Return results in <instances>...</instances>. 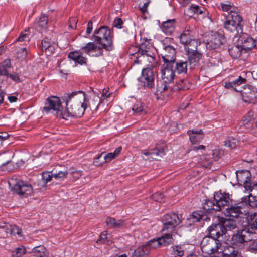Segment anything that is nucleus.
I'll return each mask as SVG.
<instances>
[{
    "mask_svg": "<svg viewBox=\"0 0 257 257\" xmlns=\"http://www.w3.org/2000/svg\"><path fill=\"white\" fill-rule=\"evenodd\" d=\"M62 99L66 103V112L61 113L63 119H67L68 116L80 117L88 107L89 99L82 91L65 94Z\"/></svg>",
    "mask_w": 257,
    "mask_h": 257,
    "instance_id": "obj_1",
    "label": "nucleus"
},
{
    "mask_svg": "<svg viewBox=\"0 0 257 257\" xmlns=\"http://www.w3.org/2000/svg\"><path fill=\"white\" fill-rule=\"evenodd\" d=\"M175 73L174 64L164 63L163 65L161 70V77L163 84L161 86H158L155 92L156 95L168 90L172 91V85L175 77Z\"/></svg>",
    "mask_w": 257,
    "mask_h": 257,
    "instance_id": "obj_2",
    "label": "nucleus"
},
{
    "mask_svg": "<svg viewBox=\"0 0 257 257\" xmlns=\"http://www.w3.org/2000/svg\"><path fill=\"white\" fill-rule=\"evenodd\" d=\"M93 38L97 43L102 45V47L107 51L113 49L112 37L111 31L107 26H101L94 32Z\"/></svg>",
    "mask_w": 257,
    "mask_h": 257,
    "instance_id": "obj_3",
    "label": "nucleus"
},
{
    "mask_svg": "<svg viewBox=\"0 0 257 257\" xmlns=\"http://www.w3.org/2000/svg\"><path fill=\"white\" fill-rule=\"evenodd\" d=\"M8 183L13 193L21 197H27L33 193V189L31 185L17 178H11L9 180Z\"/></svg>",
    "mask_w": 257,
    "mask_h": 257,
    "instance_id": "obj_4",
    "label": "nucleus"
},
{
    "mask_svg": "<svg viewBox=\"0 0 257 257\" xmlns=\"http://www.w3.org/2000/svg\"><path fill=\"white\" fill-rule=\"evenodd\" d=\"M242 17L236 12L230 11L224 23V27L228 31L235 34L242 32Z\"/></svg>",
    "mask_w": 257,
    "mask_h": 257,
    "instance_id": "obj_5",
    "label": "nucleus"
},
{
    "mask_svg": "<svg viewBox=\"0 0 257 257\" xmlns=\"http://www.w3.org/2000/svg\"><path fill=\"white\" fill-rule=\"evenodd\" d=\"M248 212V210L245 209L241 200L234 204L232 202L230 205L222 210L225 216L235 219L241 217L242 215H246Z\"/></svg>",
    "mask_w": 257,
    "mask_h": 257,
    "instance_id": "obj_6",
    "label": "nucleus"
},
{
    "mask_svg": "<svg viewBox=\"0 0 257 257\" xmlns=\"http://www.w3.org/2000/svg\"><path fill=\"white\" fill-rule=\"evenodd\" d=\"M221 246L219 240L210 236L204 237L200 243L202 251L208 254L217 252Z\"/></svg>",
    "mask_w": 257,
    "mask_h": 257,
    "instance_id": "obj_7",
    "label": "nucleus"
},
{
    "mask_svg": "<svg viewBox=\"0 0 257 257\" xmlns=\"http://www.w3.org/2000/svg\"><path fill=\"white\" fill-rule=\"evenodd\" d=\"M162 221L163 224L162 232H172L175 230V227L181 223V220L177 214L171 213L164 215Z\"/></svg>",
    "mask_w": 257,
    "mask_h": 257,
    "instance_id": "obj_8",
    "label": "nucleus"
},
{
    "mask_svg": "<svg viewBox=\"0 0 257 257\" xmlns=\"http://www.w3.org/2000/svg\"><path fill=\"white\" fill-rule=\"evenodd\" d=\"M236 174L238 183L241 185H243L245 190L249 191H252L253 189L257 190V183L251 182V174L249 171H237Z\"/></svg>",
    "mask_w": 257,
    "mask_h": 257,
    "instance_id": "obj_9",
    "label": "nucleus"
},
{
    "mask_svg": "<svg viewBox=\"0 0 257 257\" xmlns=\"http://www.w3.org/2000/svg\"><path fill=\"white\" fill-rule=\"evenodd\" d=\"M242 100L246 103H257V88L251 85L244 86L240 91Z\"/></svg>",
    "mask_w": 257,
    "mask_h": 257,
    "instance_id": "obj_10",
    "label": "nucleus"
},
{
    "mask_svg": "<svg viewBox=\"0 0 257 257\" xmlns=\"http://www.w3.org/2000/svg\"><path fill=\"white\" fill-rule=\"evenodd\" d=\"M152 68L148 67L143 69L141 76L138 78L141 85L149 89L154 88L155 86V75Z\"/></svg>",
    "mask_w": 257,
    "mask_h": 257,
    "instance_id": "obj_11",
    "label": "nucleus"
},
{
    "mask_svg": "<svg viewBox=\"0 0 257 257\" xmlns=\"http://www.w3.org/2000/svg\"><path fill=\"white\" fill-rule=\"evenodd\" d=\"M167 38L163 40L162 45L161 56L164 63L174 64L176 60V50L170 45H166Z\"/></svg>",
    "mask_w": 257,
    "mask_h": 257,
    "instance_id": "obj_12",
    "label": "nucleus"
},
{
    "mask_svg": "<svg viewBox=\"0 0 257 257\" xmlns=\"http://www.w3.org/2000/svg\"><path fill=\"white\" fill-rule=\"evenodd\" d=\"M251 235L249 229L244 227V228L238 230L236 234L232 235L231 244L237 247L242 246L244 243L252 241Z\"/></svg>",
    "mask_w": 257,
    "mask_h": 257,
    "instance_id": "obj_13",
    "label": "nucleus"
},
{
    "mask_svg": "<svg viewBox=\"0 0 257 257\" xmlns=\"http://www.w3.org/2000/svg\"><path fill=\"white\" fill-rule=\"evenodd\" d=\"M63 107L61 102L59 98L56 96H51L46 99L45 105L43 107V110L47 113L51 111H55L57 115H60L62 117L61 113Z\"/></svg>",
    "mask_w": 257,
    "mask_h": 257,
    "instance_id": "obj_14",
    "label": "nucleus"
},
{
    "mask_svg": "<svg viewBox=\"0 0 257 257\" xmlns=\"http://www.w3.org/2000/svg\"><path fill=\"white\" fill-rule=\"evenodd\" d=\"M214 201L217 204L216 211L222 210L233 202V200L229 193H221L220 191L214 193Z\"/></svg>",
    "mask_w": 257,
    "mask_h": 257,
    "instance_id": "obj_15",
    "label": "nucleus"
},
{
    "mask_svg": "<svg viewBox=\"0 0 257 257\" xmlns=\"http://www.w3.org/2000/svg\"><path fill=\"white\" fill-rule=\"evenodd\" d=\"M225 41L223 34L219 32H212L206 43V47L209 49H216L219 48Z\"/></svg>",
    "mask_w": 257,
    "mask_h": 257,
    "instance_id": "obj_16",
    "label": "nucleus"
},
{
    "mask_svg": "<svg viewBox=\"0 0 257 257\" xmlns=\"http://www.w3.org/2000/svg\"><path fill=\"white\" fill-rule=\"evenodd\" d=\"M254 123V120L253 112H249L248 115L243 117L239 122L238 130L240 133H248L253 128Z\"/></svg>",
    "mask_w": 257,
    "mask_h": 257,
    "instance_id": "obj_17",
    "label": "nucleus"
},
{
    "mask_svg": "<svg viewBox=\"0 0 257 257\" xmlns=\"http://www.w3.org/2000/svg\"><path fill=\"white\" fill-rule=\"evenodd\" d=\"M239 41L241 42L242 48L246 52L253 48L257 49V37L253 38L246 33H242Z\"/></svg>",
    "mask_w": 257,
    "mask_h": 257,
    "instance_id": "obj_18",
    "label": "nucleus"
},
{
    "mask_svg": "<svg viewBox=\"0 0 257 257\" xmlns=\"http://www.w3.org/2000/svg\"><path fill=\"white\" fill-rule=\"evenodd\" d=\"M218 217H215L216 222L213 223L208 228L210 236L217 239L225 234V229L223 228L222 223L219 222Z\"/></svg>",
    "mask_w": 257,
    "mask_h": 257,
    "instance_id": "obj_19",
    "label": "nucleus"
},
{
    "mask_svg": "<svg viewBox=\"0 0 257 257\" xmlns=\"http://www.w3.org/2000/svg\"><path fill=\"white\" fill-rule=\"evenodd\" d=\"M82 50L87 54L93 56H99L102 54L103 51L102 48L92 42H89L82 47Z\"/></svg>",
    "mask_w": 257,
    "mask_h": 257,
    "instance_id": "obj_20",
    "label": "nucleus"
},
{
    "mask_svg": "<svg viewBox=\"0 0 257 257\" xmlns=\"http://www.w3.org/2000/svg\"><path fill=\"white\" fill-rule=\"evenodd\" d=\"M218 219L225 229V233L227 231H231L238 228L237 221L235 219L219 216Z\"/></svg>",
    "mask_w": 257,
    "mask_h": 257,
    "instance_id": "obj_21",
    "label": "nucleus"
},
{
    "mask_svg": "<svg viewBox=\"0 0 257 257\" xmlns=\"http://www.w3.org/2000/svg\"><path fill=\"white\" fill-rule=\"evenodd\" d=\"M246 79L241 76H239L236 80L231 82H226L225 83L224 87L227 89H229L237 92H239L241 89H238V87L242 84L246 82Z\"/></svg>",
    "mask_w": 257,
    "mask_h": 257,
    "instance_id": "obj_22",
    "label": "nucleus"
},
{
    "mask_svg": "<svg viewBox=\"0 0 257 257\" xmlns=\"http://www.w3.org/2000/svg\"><path fill=\"white\" fill-rule=\"evenodd\" d=\"M241 202L245 209L248 210V208L257 207V197L249 194L248 195L242 197Z\"/></svg>",
    "mask_w": 257,
    "mask_h": 257,
    "instance_id": "obj_23",
    "label": "nucleus"
},
{
    "mask_svg": "<svg viewBox=\"0 0 257 257\" xmlns=\"http://www.w3.org/2000/svg\"><path fill=\"white\" fill-rule=\"evenodd\" d=\"M187 134L189 136L191 142L193 144H196L201 142L204 137V134L202 130H188Z\"/></svg>",
    "mask_w": 257,
    "mask_h": 257,
    "instance_id": "obj_24",
    "label": "nucleus"
},
{
    "mask_svg": "<svg viewBox=\"0 0 257 257\" xmlns=\"http://www.w3.org/2000/svg\"><path fill=\"white\" fill-rule=\"evenodd\" d=\"M187 53L189 64L194 66H196L202 57V53L199 52L198 50Z\"/></svg>",
    "mask_w": 257,
    "mask_h": 257,
    "instance_id": "obj_25",
    "label": "nucleus"
},
{
    "mask_svg": "<svg viewBox=\"0 0 257 257\" xmlns=\"http://www.w3.org/2000/svg\"><path fill=\"white\" fill-rule=\"evenodd\" d=\"M190 220L194 223L201 221H208L210 220V217L201 211H194L190 216Z\"/></svg>",
    "mask_w": 257,
    "mask_h": 257,
    "instance_id": "obj_26",
    "label": "nucleus"
},
{
    "mask_svg": "<svg viewBox=\"0 0 257 257\" xmlns=\"http://www.w3.org/2000/svg\"><path fill=\"white\" fill-rule=\"evenodd\" d=\"M246 223L243 225L246 229H248L251 235L255 233L254 230H257V217L254 220L252 215H248L246 218Z\"/></svg>",
    "mask_w": 257,
    "mask_h": 257,
    "instance_id": "obj_27",
    "label": "nucleus"
},
{
    "mask_svg": "<svg viewBox=\"0 0 257 257\" xmlns=\"http://www.w3.org/2000/svg\"><path fill=\"white\" fill-rule=\"evenodd\" d=\"M68 58L73 60L76 63L80 65L86 64L87 59L81 56V54L79 51H71L69 53Z\"/></svg>",
    "mask_w": 257,
    "mask_h": 257,
    "instance_id": "obj_28",
    "label": "nucleus"
},
{
    "mask_svg": "<svg viewBox=\"0 0 257 257\" xmlns=\"http://www.w3.org/2000/svg\"><path fill=\"white\" fill-rule=\"evenodd\" d=\"M187 61L179 60L174 63V70L179 74H186L187 71Z\"/></svg>",
    "mask_w": 257,
    "mask_h": 257,
    "instance_id": "obj_29",
    "label": "nucleus"
},
{
    "mask_svg": "<svg viewBox=\"0 0 257 257\" xmlns=\"http://www.w3.org/2000/svg\"><path fill=\"white\" fill-rule=\"evenodd\" d=\"M105 222L111 228H120L124 226L125 224L124 220H116L111 217H107Z\"/></svg>",
    "mask_w": 257,
    "mask_h": 257,
    "instance_id": "obj_30",
    "label": "nucleus"
},
{
    "mask_svg": "<svg viewBox=\"0 0 257 257\" xmlns=\"http://www.w3.org/2000/svg\"><path fill=\"white\" fill-rule=\"evenodd\" d=\"M211 156V157L210 155H207L205 156L204 159L206 161V163H204V166L209 167L213 161H217L220 157L218 151L216 150L212 151Z\"/></svg>",
    "mask_w": 257,
    "mask_h": 257,
    "instance_id": "obj_31",
    "label": "nucleus"
},
{
    "mask_svg": "<svg viewBox=\"0 0 257 257\" xmlns=\"http://www.w3.org/2000/svg\"><path fill=\"white\" fill-rule=\"evenodd\" d=\"M164 233V235L159 237V240L160 242V244L161 246H166L167 245H168L170 244L174 239L173 238V236H174V234L172 232H163Z\"/></svg>",
    "mask_w": 257,
    "mask_h": 257,
    "instance_id": "obj_32",
    "label": "nucleus"
},
{
    "mask_svg": "<svg viewBox=\"0 0 257 257\" xmlns=\"http://www.w3.org/2000/svg\"><path fill=\"white\" fill-rule=\"evenodd\" d=\"M161 29L166 35H171L174 30V20H168L163 22Z\"/></svg>",
    "mask_w": 257,
    "mask_h": 257,
    "instance_id": "obj_33",
    "label": "nucleus"
},
{
    "mask_svg": "<svg viewBox=\"0 0 257 257\" xmlns=\"http://www.w3.org/2000/svg\"><path fill=\"white\" fill-rule=\"evenodd\" d=\"M150 44L149 41H146L144 43L140 44L139 50L137 52L136 59L134 61L135 63H140L142 61V59H139L140 54L141 53H147V51L149 50L150 48Z\"/></svg>",
    "mask_w": 257,
    "mask_h": 257,
    "instance_id": "obj_34",
    "label": "nucleus"
},
{
    "mask_svg": "<svg viewBox=\"0 0 257 257\" xmlns=\"http://www.w3.org/2000/svg\"><path fill=\"white\" fill-rule=\"evenodd\" d=\"M140 58H141L142 60H147L149 62L148 64V67H154L156 63L155 57L153 56V54L149 50L147 51V53H141L140 54Z\"/></svg>",
    "mask_w": 257,
    "mask_h": 257,
    "instance_id": "obj_35",
    "label": "nucleus"
},
{
    "mask_svg": "<svg viewBox=\"0 0 257 257\" xmlns=\"http://www.w3.org/2000/svg\"><path fill=\"white\" fill-rule=\"evenodd\" d=\"M179 38L180 43L184 45H186L187 43L193 39L194 37L193 35L192 31L187 29L184 30Z\"/></svg>",
    "mask_w": 257,
    "mask_h": 257,
    "instance_id": "obj_36",
    "label": "nucleus"
},
{
    "mask_svg": "<svg viewBox=\"0 0 257 257\" xmlns=\"http://www.w3.org/2000/svg\"><path fill=\"white\" fill-rule=\"evenodd\" d=\"M149 253L150 249L148 245H143L137 248L133 255L135 257H144L148 255Z\"/></svg>",
    "mask_w": 257,
    "mask_h": 257,
    "instance_id": "obj_37",
    "label": "nucleus"
},
{
    "mask_svg": "<svg viewBox=\"0 0 257 257\" xmlns=\"http://www.w3.org/2000/svg\"><path fill=\"white\" fill-rule=\"evenodd\" d=\"M244 49L242 48L241 45H236L232 46L231 48H229L228 52L230 55L234 59L239 57L241 55V52Z\"/></svg>",
    "mask_w": 257,
    "mask_h": 257,
    "instance_id": "obj_38",
    "label": "nucleus"
},
{
    "mask_svg": "<svg viewBox=\"0 0 257 257\" xmlns=\"http://www.w3.org/2000/svg\"><path fill=\"white\" fill-rule=\"evenodd\" d=\"M216 206L217 207V204L213 200L208 199L206 200L205 202L203 204V208L204 210L207 212L213 213L214 211H217L216 210Z\"/></svg>",
    "mask_w": 257,
    "mask_h": 257,
    "instance_id": "obj_39",
    "label": "nucleus"
},
{
    "mask_svg": "<svg viewBox=\"0 0 257 257\" xmlns=\"http://www.w3.org/2000/svg\"><path fill=\"white\" fill-rule=\"evenodd\" d=\"M44 255H49L48 253L44 246L40 245L34 247L32 249L31 257Z\"/></svg>",
    "mask_w": 257,
    "mask_h": 257,
    "instance_id": "obj_40",
    "label": "nucleus"
},
{
    "mask_svg": "<svg viewBox=\"0 0 257 257\" xmlns=\"http://www.w3.org/2000/svg\"><path fill=\"white\" fill-rule=\"evenodd\" d=\"M223 257H242L241 254L232 246L225 249L222 254Z\"/></svg>",
    "mask_w": 257,
    "mask_h": 257,
    "instance_id": "obj_41",
    "label": "nucleus"
},
{
    "mask_svg": "<svg viewBox=\"0 0 257 257\" xmlns=\"http://www.w3.org/2000/svg\"><path fill=\"white\" fill-rule=\"evenodd\" d=\"M200 44V43L194 38L184 46L186 52H189L197 50V47Z\"/></svg>",
    "mask_w": 257,
    "mask_h": 257,
    "instance_id": "obj_42",
    "label": "nucleus"
},
{
    "mask_svg": "<svg viewBox=\"0 0 257 257\" xmlns=\"http://www.w3.org/2000/svg\"><path fill=\"white\" fill-rule=\"evenodd\" d=\"M210 62L215 65H218L221 63V56L220 53L217 51H212L210 53Z\"/></svg>",
    "mask_w": 257,
    "mask_h": 257,
    "instance_id": "obj_43",
    "label": "nucleus"
},
{
    "mask_svg": "<svg viewBox=\"0 0 257 257\" xmlns=\"http://www.w3.org/2000/svg\"><path fill=\"white\" fill-rule=\"evenodd\" d=\"M53 177V173L49 172H43L42 174V179L40 181V186L45 187L46 184L50 181Z\"/></svg>",
    "mask_w": 257,
    "mask_h": 257,
    "instance_id": "obj_44",
    "label": "nucleus"
},
{
    "mask_svg": "<svg viewBox=\"0 0 257 257\" xmlns=\"http://www.w3.org/2000/svg\"><path fill=\"white\" fill-rule=\"evenodd\" d=\"M145 155H150L151 157L155 160H160V158L164 155L165 153L162 150H160L158 149L155 148L152 150L150 152L145 153Z\"/></svg>",
    "mask_w": 257,
    "mask_h": 257,
    "instance_id": "obj_45",
    "label": "nucleus"
},
{
    "mask_svg": "<svg viewBox=\"0 0 257 257\" xmlns=\"http://www.w3.org/2000/svg\"><path fill=\"white\" fill-rule=\"evenodd\" d=\"M173 254L178 257H182L184 253V249L183 246L174 245L171 247Z\"/></svg>",
    "mask_w": 257,
    "mask_h": 257,
    "instance_id": "obj_46",
    "label": "nucleus"
},
{
    "mask_svg": "<svg viewBox=\"0 0 257 257\" xmlns=\"http://www.w3.org/2000/svg\"><path fill=\"white\" fill-rule=\"evenodd\" d=\"M121 150L122 148L121 147H119L116 149L114 152L109 153L105 155L104 156H103L105 162H109L111 161L112 159L115 158L120 153Z\"/></svg>",
    "mask_w": 257,
    "mask_h": 257,
    "instance_id": "obj_47",
    "label": "nucleus"
},
{
    "mask_svg": "<svg viewBox=\"0 0 257 257\" xmlns=\"http://www.w3.org/2000/svg\"><path fill=\"white\" fill-rule=\"evenodd\" d=\"M132 110L136 114L146 113V112L145 110V105L140 102H137L134 105Z\"/></svg>",
    "mask_w": 257,
    "mask_h": 257,
    "instance_id": "obj_48",
    "label": "nucleus"
},
{
    "mask_svg": "<svg viewBox=\"0 0 257 257\" xmlns=\"http://www.w3.org/2000/svg\"><path fill=\"white\" fill-rule=\"evenodd\" d=\"M3 227L10 230V234L14 235L18 234L20 235L22 233V230L16 225L12 226L11 224H6V226H4Z\"/></svg>",
    "mask_w": 257,
    "mask_h": 257,
    "instance_id": "obj_49",
    "label": "nucleus"
},
{
    "mask_svg": "<svg viewBox=\"0 0 257 257\" xmlns=\"http://www.w3.org/2000/svg\"><path fill=\"white\" fill-rule=\"evenodd\" d=\"M186 81L184 79L180 80V82L177 83L176 86L172 87V91L185 90L188 89V86L186 85Z\"/></svg>",
    "mask_w": 257,
    "mask_h": 257,
    "instance_id": "obj_50",
    "label": "nucleus"
},
{
    "mask_svg": "<svg viewBox=\"0 0 257 257\" xmlns=\"http://www.w3.org/2000/svg\"><path fill=\"white\" fill-rule=\"evenodd\" d=\"M48 24V17L45 15H42L39 18L38 25L40 28H46Z\"/></svg>",
    "mask_w": 257,
    "mask_h": 257,
    "instance_id": "obj_51",
    "label": "nucleus"
},
{
    "mask_svg": "<svg viewBox=\"0 0 257 257\" xmlns=\"http://www.w3.org/2000/svg\"><path fill=\"white\" fill-rule=\"evenodd\" d=\"M160 242L159 238L157 239H154L150 241H149L148 243L146 244L148 245L149 249L152 248H156L159 247H161V245L160 244Z\"/></svg>",
    "mask_w": 257,
    "mask_h": 257,
    "instance_id": "obj_52",
    "label": "nucleus"
},
{
    "mask_svg": "<svg viewBox=\"0 0 257 257\" xmlns=\"http://www.w3.org/2000/svg\"><path fill=\"white\" fill-rule=\"evenodd\" d=\"M107 231H104L100 235V238L96 241L97 243L99 244H109V241L107 240Z\"/></svg>",
    "mask_w": 257,
    "mask_h": 257,
    "instance_id": "obj_53",
    "label": "nucleus"
},
{
    "mask_svg": "<svg viewBox=\"0 0 257 257\" xmlns=\"http://www.w3.org/2000/svg\"><path fill=\"white\" fill-rule=\"evenodd\" d=\"M25 253V249L23 247H18L12 252L13 257H21Z\"/></svg>",
    "mask_w": 257,
    "mask_h": 257,
    "instance_id": "obj_54",
    "label": "nucleus"
},
{
    "mask_svg": "<svg viewBox=\"0 0 257 257\" xmlns=\"http://www.w3.org/2000/svg\"><path fill=\"white\" fill-rule=\"evenodd\" d=\"M103 154V153H101L97 157L94 159L93 164L94 165L96 166H100L102 164L105 163V160H104L103 157H102V155Z\"/></svg>",
    "mask_w": 257,
    "mask_h": 257,
    "instance_id": "obj_55",
    "label": "nucleus"
},
{
    "mask_svg": "<svg viewBox=\"0 0 257 257\" xmlns=\"http://www.w3.org/2000/svg\"><path fill=\"white\" fill-rule=\"evenodd\" d=\"M69 174V172L67 170L65 171H60L57 173H53V177L57 180L59 179H62L66 177V175Z\"/></svg>",
    "mask_w": 257,
    "mask_h": 257,
    "instance_id": "obj_56",
    "label": "nucleus"
},
{
    "mask_svg": "<svg viewBox=\"0 0 257 257\" xmlns=\"http://www.w3.org/2000/svg\"><path fill=\"white\" fill-rule=\"evenodd\" d=\"M42 50L44 51L46 50V49L52 44L51 40L47 37L45 38L42 40Z\"/></svg>",
    "mask_w": 257,
    "mask_h": 257,
    "instance_id": "obj_57",
    "label": "nucleus"
},
{
    "mask_svg": "<svg viewBox=\"0 0 257 257\" xmlns=\"http://www.w3.org/2000/svg\"><path fill=\"white\" fill-rule=\"evenodd\" d=\"M27 55V51L25 48H21L17 52V57L21 60L25 59Z\"/></svg>",
    "mask_w": 257,
    "mask_h": 257,
    "instance_id": "obj_58",
    "label": "nucleus"
},
{
    "mask_svg": "<svg viewBox=\"0 0 257 257\" xmlns=\"http://www.w3.org/2000/svg\"><path fill=\"white\" fill-rule=\"evenodd\" d=\"M152 197L154 201L161 202L163 200L164 196L160 192H156L152 194Z\"/></svg>",
    "mask_w": 257,
    "mask_h": 257,
    "instance_id": "obj_59",
    "label": "nucleus"
},
{
    "mask_svg": "<svg viewBox=\"0 0 257 257\" xmlns=\"http://www.w3.org/2000/svg\"><path fill=\"white\" fill-rule=\"evenodd\" d=\"M224 145L226 147L232 149L236 147V141L234 139H232V140H228L224 141Z\"/></svg>",
    "mask_w": 257,
    "mask_h": 257,
    "instance_id": "obj_60",
    "label": "nucleus"
},
{
    "mask_svg": "<svg viewBox=\"0 0 257 257\" xmlns=\"http://www.w3.org/2000/svg\"><path fill=\"white\" fill-rule=\"evenodd\" d=\"M249 248L252 252L257 253V239L251 241Z\"/></svg>",
    "mask_w": 257,
    "mask_h": 257,
    "instance_id": "obj_61",
    "label": "nucleus"
},
{
    "mask_svg": "<svg viewBox=\"0 0 257 257\" xmlns=\"http://www.w3.org/2000/svg\"><path fill=\"white\" fill-rule=\"evenodd\" d=\"M134 35L131 29H124L121 33V36L124 38H127L133 37Z\"/></svg>",
    "mask_w": 257,
    "mask_h": 257,
    "instance_id": "obj_62",
    "label": "nucleus"
},
{
    "mask_svg": "<svg viewBox=\"0 0 257 257\" xmlns=\"http://www.w3.org/2000/svg\"><path fill=\"white\" fill-rule=\"evenodd\" d=\"M8 77L15 82L19 83L21 81L18 74L17 73L13 72L11 74H9Z\"/></svg>",
    "mask_w": 257,
    "mask_h": 257,
    "instance_id": "obj_63",
    "label": "nucleus"
},
{
    "mask_svg": "<svg viewBox=\"0 0 257 257\" xmlns=\"http://www.w3.org/2000/svg\"><path fill=\"white\" fill-rule=\"evenodd\" d=\"M113 26L117 28H122V25L123 24V21L120 18H116L113 21Z\"/></svg>",
    "mask_w": 257,
    "mask_h": 257,
    "instance_id": "obj_64",
    "label": "nucleus"
}]
</instances>
